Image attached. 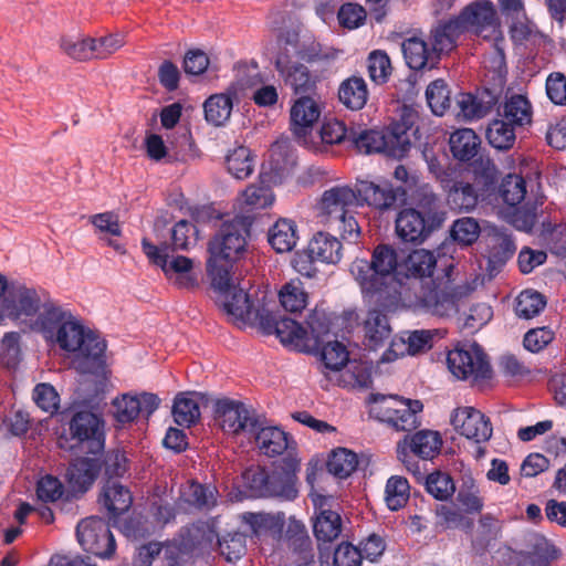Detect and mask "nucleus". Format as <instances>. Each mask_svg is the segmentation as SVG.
<instances>
[{
	"label": "nucleus",
	"mask_w": 566,
	"mask_h": 566,
	"mask_svg": "<svg viewBox=\"0 0 566 566\" xmlns=\"http://www.w3.org/2000/svg\"><path fill=\"white\" fill-rule=\"evenodd\" d=\"M260 452L266 457L274 458L286 455L272 468L251 465L242 472L243 486L252 497H280L294 500L297 496V472L300 460L293 453L296 442L284 430L279 427H264L259 419L258 430L251 432Z\"/></svg>",
	"instance_id": "nucleus-1"
},
{
	"label": "nucleus",
	"mask_w": 566,
	"mask_h": 566,
	"mask_svg": "<svg viewBox=\"0 0 566 566\" xmlns=\"http://www.w3.org/2000/svg\"><path fill=\"white\" fill-rule=\"evenodd\" d=\"M449 145L455 159L469 161L476 156L481 140L473 129L461 128L451 134Z\"/></svg>",
	"instance_id": "nucleus-36"
},
{
	"label": "nucleus",
	"mask_w": 566,
	"mask_h": 566,
	"mask_svg": "<svg viewBox=\"0 0 566 566\" xmlns=\"http://www.w3.org/2000/svg\"><path fill=\"white\" fill-rule=\"evenodd\" d=\"M213 287L224 297V301L222 302L224 312L244 323L254 308L245 287L233 285L231 283V273H229V283L227 287Z\"/></svg>",
	"instance_id": "nucleus-27"
},
{
	"label": "nucleus",
	"mask_w": 566,
	"mask_h": 566,
	"mask_svg": "<svg viewBox=\"0 0 566 566\" xmlns=\"http://www.w3.org/2000/svg\"><path fill=\"white\" fill-rule=\"evenodd\" d=\"M268 241L277 253L292 251L298 241L296 223L290 219H279L269 229Z\"/></svg>",
	"instance_id": "nucleus-34"
},
{
	"label": "nucleus",
	"mask_w": 566,
	"mask_h": 566,
	"mask_svg": "<svg viewBox=\"0 0 566 566\" xmlns=\"http://www.w3.org/2000/svg\"><path fill=\"white\" fill-rule=\"evenodd\" d=\"M55 340L61 349L71 353L78 352L82 356L93 360L102 359L107 347L104 338L85 328L74 317L60 326Z\"/></svg>",
	"instance_id": "nucleus-12"
},
{
	"label": "nucleus",
	"mask_w": 566,
	"mask_h": 566,
	"mask_svg": "<svg viewBox=\"0 0 566 566\" xmlns=\"http://www.w3.org/2000/svg\"><path fill=\"white\" fill-rule=\"evenodd\" d=\"M181 496L185 502L198 510H211L217 502L213 490L198 482H191Z\"/></svg>",
	"instance_id": "nucleus-53"
},
{
	"label": "nucleus",
	"mask_w": 566,
	"mask_h": 566,
	"mask_svg": "<svg viewBox=\"0 0 566 566\" xmlns=\"http://www.w3.org/2000/svg\"><path fill=\"white\" fill-rule=\"evenodd\" d=\"M356 206H359L357 188L354 190L348 186H335L322 195L321 208L331 223L333 219L348 213Z\"/></svg>",
	"instance_id": "nucleus-24"
},
{
	"label": "nucleus",
	"mask_w": 566,
	"mask_h": 566,
	"mask_svg": "<svg viewBox=\"0 0 566 566\" xmlns=\"http://www.w3.org/2000/svg\"><path fill=\"white\" fill-rule=\"evenodd\" d=\"M357 465V454L346 448L334 450L326 462L327 471L338 479L348 478Z\"/></svg>",
	"instance_id": "nucleus-44"
},
{
	"label": "nucleus",
	"mask_w": 566,
	"mask_h": 566,
	"mask_svg": "<svg viewBox=\"0 0 566 566\" xmlns=\"http://www.w3.org/2000/svg\"><path fill=\"white\" fill-rule=\"evenodd\" d=\"M546 297L535 290H524L516 297L515 314L520 318L531 319L546 307Z\"/></svg>",
	"instance_id": "nucleus-45"
},
{
	"label": "nucleus",
	"mask_w": 566,
	"mask_h": 566,
	"mask_svg": "<svg viewBox=\"0 0 566 566\" xmlns=\"http://www.w3.org/2000/svg\"><path fill=\"white\" fill-rule=\"evenodd\" d=\"M300 54L297 41L285 39L284 46L280 48L275 60L277 72L283 76L285 83L292 86L296 94L313 91L316 83L315 77L305 65L292 62V57Z\"/></svg>",
	"instance_id": "nucleus-14"
},
{
	"label": "nucleus",
	"mask_w": 566,
	"mask_h": 566,
	"mask_svg": "<svg viewBox=\"0 0 566 566\" xmlns=\"http://www.w3.org/2000/svg\"><path fill=\"white\" fill-rule=\"evenodd\" d=\"M400 261L397 250L380 243L374 248L371 260L357 259L350 272L359 284L363 294L387 298L397 293L395 281L398 277Z\"/></svg>",
	"instance_id": "nucleus-4"
},
{
	"label": "nucleus",
	"mask_w": 566,
	"mask_h": 566,
	"mask_svg": "<svg viewBox=\"0 0 566 566\" xmlns=\"http://www.w3.org/2000/svg\"><path fill=\"white\" fill-rule=\"evenodd\" d=\"M307 245L308 251L322 263L337 264L343 258V245L340 241L327 232H317L310 240Z\"/></svg>",
	"instance_id": "nucleus-32"
},
{
	"label": "nucleus",
	"mask_w": 566,
	"mask_h": 566,
	"mask_svg": "<svg viewBox=\"0 0 566 566\" xmlns=\"http://www.w3.org/2000/svg\"><path fill=\"white\" fill-rule=\"evenodd\" d=\"M496 185V168L488 160L485 164H481L480 169L474 168L471 182L464 179H454L447 184L448 205L453 210L471 211L480 199H485L494 193Z\"/></svg>",
	"instance_id": "nucleus-6"
},
{
	"label": "nucleus",
	"mask_w": 566,
	"mask_h": 566,
	"mask_svg": "<svg viewBox=\"0 0 566 566\" xmlns=\"http://www.w3.org/2000/svg\"><path fill=\"white\" fill-rule=\"evenodd\" d=\"M447 366L459 380L481 385L493 377L488 354L478 343L457 346L447 354Z\"/></svg>",
	"instance_id": "nucleus-7"
},
{
	"label": "nucleus",
	"mask_w": 566,
	"mask_h": 566,
	"mask_svg": "<svg viewBox=\"0 0 566 566\" xmlns=\"http://www.w3.org/2000/svg\"><path fill=\"white\" fill-rule=\"evenodd\" d=\"M103 453V460L101 461L102 469H104V475L107 481H114V479L123 478L129 470V460L126 457L125 451L120 449H111Z\"/></svg>",
	"instance_id": "nucleus-52"
},
{
	"label": "nucleus",
	"mask_w": 566,
	"mask_h": 566,
	"mask_svg": "<svg viewBox=\"0 0 566 566\" xmlns=\"http://www.w3.org/2000/svg\"><path fill=\"white\" fill-rule=\"evenodd\" d=\"M43 296L24 283L10 282V287L1 300V308L7 318L13 322L34 317L41 310Z\"/></svg>",
	"instance_id": "nucleus-15"
},
{
	"label": "nucleus",
	"mask_w": 566,
	"mask_h": 566,
	"mask_svg": "<svg viewBox=\"0 0 566 566\" xmlns=\"http://www.w3.org/2000/svg\"><path fill=\"white\" fill-rule=\"evenodd\" d=\"M102 502L112 517L125 513L133 503L130 491L117 481H106L102 493Z\"/></svg>",
	"instance_id": "nucleus-37"
},
{
	"label": "nucleus",
	"mask_w": 566,
	"mask_h": 566,
	"mask_svg": "<svg viewBox=\"0 0 566 566\" xmlns=\"http://www.w3.org/2000/svg\"><path fill=\"white\" fill-rule=\"evenodd\" d=\"M364 328L368 346L373 349L382 346L391 335V327L387 315L378 310H371L368 312Z\"/></svg>",
	"instance_id": "nucleus-39"
},
{
	"label": "nucleus",
	"mask_w": 566,
	"mask_h": 566,
	"mask_svg": "<svg viewBox=\"0 0 566 566\" xmlns=\"http://www.w3.org/2000/svg\"><path fill=\"white\" fill-rule=\"evenodd\" d=\"M454 19L463 33L472 30L481 35L488 30L494 33L500 28L496 9L490 0H476L469 3Z\"/></svg>",
	"instance_id": "nucleus-18"
},
{
	"label": "nucleus",
	"mask_w": 566,
	"mask_h": 566,
	"mask_svg": "<svg viewBox=\"0 0 566 566\" xmlns=\"http://www.w3.org/2000/svg\"><path fill=\"white\" fill-rule=\"evenodd\" d=\"M408 117L395 122L382 130L352 127L350 146L360 154H384L392 158H403L411 148Z\"/></svg>",
	"instance_id": "nucleus-5"
},
{
	"label": "nucleus",
	"mask_w": 566,
	"mask_h": 566,
	"mask_svg": "<svg viewBox=\"0 0 566 566\" xmlns=\"http://www.w3.org/2000/svg\"><path fill=\"white\" fill-rule=\"evenodd\" d=\"M42 294L43 296L46 295L44 292H42ZM41 307H43V312L39 315V323L43 332L51 337L56 336L60 326L73 318L70 312L63 311L60 306L49 302L45 297H43Z\"/></svg>",
	"instance_id": "nucleus-42"
},
{
	"label": "nucleus",
	"mask_w": 566,
	"mask_h": 566,
	"mask_svg": "<svg viewBox=\"0 0 566 566\" xmlns=\"http://www.w3.org/2000/svg\"><path fill=\"white\" fill-rule=\"evenodd\" d=\"M274 334L280 338L282 344L289 345H306L308 339L307 329H305L295 319L282 316L275 327Z\"/></svg>",
	"instance_id": "nucleus-50"
},
{
	"label": "nucleus",
	"mask_w": 566,
	"mask_h": 566,
	"mask_svg": "<svg viewBox=\"0 0 566 566\" xmlns=\"http://www.w3.org/2000/svg\"><path fill=\"white\" fill-rule=\"evenodd\" d=\"M69 431L73 441L71 449H78L87 455H97L104 451V421L94 412L88 410L75 412L69 422Z\"/></svg>",
	"instance_id": "nucleus-10"
},
{
	"label": "nucleus",
	"mask_w": 566,
	"mask_h": 566,
	"mask_svg": "<svg viewBox=\"0 0 566 566\" xmlns=\"http://www.w3.org/2000/svg\"><path fill=\"white\" fill-rule=\"evenodd\" d=\"M461 34L463 31L454 18L440 21L430 31L431 50L439 56V61L442 54H448L457 48Z\"/></svg>",
	"instance_id": "nucleus-30"
},
{
	"label": "nucleus",
	"mask_w": 566,
	"mask_h": 566,
	"mask_svg": "<svg viewBox=\"0 0 566 566\" xmlns=\"http://www.w3.org/2000/svg\"><path fill=\"white\" fill-rule=\"evenodd\" d=\"M306 325L310 329L311 337L307 342H312V348L317 350L324 344V338L331 332V315L323 308L316 306L306 317Z\"/></svg>",
	"instance_id": "nucleus-41"
},
{
	"label": "nucleus",
	"mask_w": 566,
	"mask_h": 566,
	"mask_svg": "<svg viewBox=\"0 0 566 566\" xmlns=\"http://www.w3.org/2000/svg\"><path fill=\"white\" fill-rule=\"evenodd\" d=\"M516 129L512 124L496 116L489 123L485 137L493 148L509 150L515 144Z\"/></svg>",
	"instance_id": "nucleus-40"
},
{
	"label": "nucleus",
	"mask_w": 566,
	"mask_h": 566,
	"mask_svg": "<svg viewBox=\"0 0 566 566\" xmlns=\"http://www.w3.org/2000/svg\"><path fill=\"white\" fill-rule=\"evenodd\" d=\"M367 83L361 76L352 75L345 78L338 87V99L350 111H360L368 101Z\"/></svg>",
	"instance_id": "nucleus-31"
},
{
	"label": "nucleus",
	"mask_w": 566,
	"mask_h": 566,
	"mask_svg": "<svg viewBox=\"0 0 566 566\" xmlns=\"http://www.w3.org/2000/svg\"><path fill=\"white\" fill-rule=\"evenodd\" d=\"M313 531L318 542H333L342 532V517L332 510H324L316 517Z\"/></svg>",
	"instance_id": "nucleus-43"
},
{
	"label": "nucleus",
	"mask_w": 566,
	"mask_h": 566,
	"mask_svg": "<svg viewBox=\"0 0 566 566\" xmlns=\"http://www.w3.org/2000/svg\"><path fill=\"white\" fill-rule=\"evenodd\" d=\"M451 423L461 436L474 442H486L492 437L493 429L489 418L473 407L457 409Z\"/></svg>",
	"instance_id": "nucleus-21"
},
{
	"label": "nucleus",
	"mask_w": 566,
	"mask_h": 566,
	"mask_svg": "<svg viewBox=\"0 0 566 566\" xmlns=\"http://www.w3.org/2000/svg\"><path fill=\"white\" fill-rule=\"evenodd\" d=\"M214 543L228 562L240 559L247 551V536L241 532L228 533L221 539L218 537Z\"/></svg>",
	"instance_id": "nucleus-54"
},
{
	"label": "nucleus",
	"mask_w": 566,
	"mask_h": 566,
	"mask_svg": "<svg viewBox=\"0 0 566 566\" xmlns=\"http://www.w3.org/2000/svg\"><path fill=\"white\" fill-rule=\"evenodd\" d=\"M493 317V310L485 303H478L470 307L464 315L462 328L475 333L486 325Z\"/></svg>",
	"instance_id": "nucleus-62"
},
{
	"label": "nucleus",
	"mask_w": 566,
	"mask_h": 566,
	"mask_svg": "<svg viewBox=\"0 0 566 566\" xmlns=\"http://www.w3.org/2000/svg\"><path fill=\"white\" fill-rule=\"evenodd\" d=\"M172 417L177 424L181 427H191L200 419V406L196 394H178L172 405Z\"/></svg>",
	"instance_id": "nucleus-38"
},
{
	"label": "nucleus",
	"mask_w": 566,
	"mask_h": 566,
	"mask_svg": "<svg viewBox=\"0 0 566 566\" xmlns=\"http://www.w3.org/2000/svg\"><path fill=\"white\" fill-rule=\"evenodd\" d=\"M217 538L218 533L212 524L198 521L191 525L184 526L176 542L180 553L196 557H205L206 555H210Z\"/></svg>",
	"instance_id": "nucleus-16"
},
{
	"label": "nucleus",
	"mask_w": 566,
	"mask_h": 566,
	"mask_svg": "<svg viewBox=\"0 0 566 566\" xmlns=\"http://www.w3.org/2000/svg\"><path fill=\"white\" fill-rule=\"evenodd\" d=\"M102 471L98 458L80 457L67 469V482L74 494H84L95 482Z\"/></svg>",
	"instance_id": "nucleus-23"
},
{
	"label": "nucleus",
	"mask_w": 566,
	"mask_h": 566,
	"mask_svg": "<svg viewBox=\"0 0 566 566\" xmlns=\"http://www.w3.org/2000/svg\"><path fill=\"white\" fill-rule=\"evenodd\" d=\"M254 218L249 214H235L224 220L208 243L209 258L207 272L212 286L224 289L229 283V273L233 263L247 252L248 239Z\"/></svg>",
	"instance_id": "nucleus-2"
},
{
	"label": "nucleus",
	"mask_w": 566,
	"mask_h": 566,
	"mask_svg": "<svg viewBox=\"0 0 566 566\" xmlns=\"http://www.w3.org/2000/svg\"><path fill=\"white\" fill-rule=\"evenodd\" d=\"M307 297L302 283L294 281L284 284L279 293L281 305L290 313L302 312L307 305Z\"/></svg>",
	"instance_id": "nucleus-48"
},
{
	"label": "nucleus",
	"mask_w": 566,
	"mask_h": 566,
	"mask_svg": "<svg viewBox=\"0 0 566 566\" xmlns=\"http://www.w3.org/2000/svg\"><path fill=\"white\" fill-rule=\"evenodd\" d=\"M142 249L150 263L159 266L170 279L176 274L174 284L179 289L192 290L198 286V277L192 273L193 262L184 255L171 256L170 245L163 243L156 245L147 238L142 240Z\"/></svg>",
	"instance_id": "nucleus-8"
},
{
	"label": "nucleus",
	"mask_w": 566,
	"mask_h": 566,
	"mask_svg": "<svg viewBox=\"0 0 566 566\" xmlns=\"http://www.w3.org/2000/svg\"><path fill=\"white\" fill-rule=\"evenodd\" d=\"M226 165L229 174L239 180L248 178L254 170V159L244 146L231 150L226 157Z\"/></svg>",
	"instance_id": "nucleus-46"
},
{
	"label": "nucleus",
	"mask_w": 566,
	"mask_h": 566,
	"mask_svg": "<svg viewBox=\"0 0 566 566\" xmlns=\"http://www.w3.org/2000/svg\"><path fill=\"white\" fill-rule=\"evenodd\" d=\"M533 107L526 96L513 94L497 107L496 116L512 124L516 128H522L532 123Z\"/></svg>",
	"instance_id": "nucleus-29"
},
{
	"label": "nucleus",
	"mask_w": 566,
	"mask_h": 566,
	"mask_svg": "<svg viewBox=\"0 0 566 566\" xmlns=\"http://www.w3.org/2000/svg\"><path fill=\"white\" fill-rule=\"evenodd\" d=\"M437 265L434 254L424 249L411 251L400 261L398 276L407 279H430Z\"/></svg>",
	"instance_id": "nucleus-26"
},
{
	"label": "nucleus",
	"mask_w": 566,
	"mask_h": 566,
	"mask_svg": "<svg viewBox=\"0 0 566 566\" xmlns=\"http://www.w3.org/2000/svg\"><path fill=\"white\" fill-rule=\"evenodd\" d=\"M369 402L376 405L374 411L377 417L396 430L411 431L419 426L417 415L422 411L423 405L420 400L402 399L397 396H384L371 394Z\"/></svg>",
	"instance_id": "nucleus-9"
},
{
	"label": "nucleus",
	"mask_w": 566,
	"mask_h": 566,
	"mask_svg": "<svg viewBox=\"0 0 566 566\" xmlns=\"http://www.w3.org/2000/svg\"><path fill=\"white\" fill-rule=\"evenodd\" d=\"M499 193L506 205L514 207L525 198V180L518 175L510 174L503 178L499 187Z\"/></svg>",
	"instance_id": "nucleus-55"
},
{
	"label": "nucleus",
	"mask_w": 566,
	"mask_h": 566,
	"mask_svg": "<svg viewBox=\"0 0 566 566\" xmlns=\"http://www.w3.org/2000/svg\"><path fill=\"white\" fill-rule=\"evenodd\" d=\"M319 134L322 142L325 144L346 143L350 146L352 127L347 128L342 120L336 118L324 122Z\"/></svg>",
	"instance_id": "nucleus-61"
},
{
	"label": "nucleus",
	"mask_w": 566,
	"mask_h": 566,
	"mask_svg": "<svg viewBox=\"0 0 566 566\" xmlns=\"http://www.w3.org/2000/svg\"><path fill=\"white\" fill-rule=\"evenodd\" d=\"M418 305L426 312L437 316H450L458 313L457 298L453 295L439 291L437 287H430L421 295L417 296Z\"/></svg>",
	"instance_id": "nucleus-33"
},
{
	"label": "nucleus",
	"mask_w": 566,
	"mask_h": 566,
	"mask_svg": "<svg viewBox=\"0 0 566 566\" xmlns=\"http://www.w3.org/2000/svg\"><path fill=\"white\" fill-rule=\"evenodd\" d=\"M403 59L411 70L433 69L439 64V56L429 49L428 43L420 36H410L401 44Z\"/></svg>",
	"instance_id": "nucleus-25"
},
{
	"label": "nucleus",
	"mask_w": 566,
	"mask_h": 566,
	"mask_svg": "<svg viewBox=\"0 0 566 566\" xmlns=\"http://www.w3.org/2000/svg\"><path fill=\"white\" fill-rule=\"evenodd\" d=\"M283 178V171L273 161L269 167L262 165L258 182L250 185L242 192L243 202L250 209H264L274 201V193L271 186L280 184Z\"/></svg>",
	"instance_id": "nucleus-19"
},
{
	"label": "nucleus",
	"mask_w": 566,
	"mask_h": 566,
	"mask_svg": "<svg viewBox=\"0 0 566 566\" xmlns=\"http://www.w3.org/2000/svg\"><path fill=\"white\" fill-rule=\"evenodd\" d=\"M319 348L322 360L327 369L337 371L347 364L349 354L345 345L340 342H327Z\"/></svg>",
	"instance_id": "nucleus-58"
},
{
	"label": "nucleus",
	"mask_w": 566,
	"mask_h": 566,
	"mask_svg": "<svg viewBox=\"0 0 566 566\" xmlns=\"http://www.w3.org/2000/svg\"><path fill=\"white\" fill-rule=\"evenodd\" d=\"M233 92L218 93L209 96L203 103L206 120L213 126L224 125L233 108Z\"/></svg>",
	"instance_id": "nucleus-35"
},
{
	"label": "nucleus",
	"mask_w": 566,
	"mask_h": 566,
	"mask_svg": "<svg viewBox=\"0 0 566 566\" xmlns=\"http://www.w3.org/2000/svg\"><path fill=\"white\" fill-rule=\"evenodd\" d=\"M426 98L433 114L442 116L451 106L450 91L444 80L431 82L426 90Z\"/></svg>",
	"instance_id": "nucleus-51"
},
{
	"label": "nucleus",
	"mask_w": 566,
	"mask_h": 566,
	"mask_svg": "<svg viewBox=\"0 0 566 566\" xmlns=\"http://www.w3.org/2000/svg\"><path fill=\"white\" fill-rule=\"evenodd\" d=\"M321 108L310 96L300 97L291 108V130L297 137L307 134V129L318 120Z\"/></svg>",
	"instance_id": "nucleus-28"
},
{
	"label": "nucleus",
	"mask_w": 566,
	"mask_h": 566,
	"mask_svg": "<svg viewBox=\"0 0 566 566\" xmlns=\"http://www.w3.org/2000/svg\"><path fill=\"white\" fill-rule=\"evenodd\" d=\"M33 400L39 408L48 413L53 415L59 409V394L50 384H38L33 389Z\"/></svg>",
	"instance_id": "nucleus-64"
},
{
	"label": "nucleus",
	"mask_w": 566,
	"mask_h": 566,
	"mask_svg": "<svg viewBox=\"0 0 566 566\" xmlns=\"http://www.w3.org/2000/svg\"><path fill=\"white\" fill-rule=\"evenodd\" d=\"M76 537L85 552L97 557L111 558L115 553V537L108 523L102 517L82 520L76 526Z\"/></svg>",
	"instance_id": "nucleus-13"
},
{
	"label": "nucleus",
	"mask_w": 566,
	"mask_h": 566,
	"mask_svg": "<svg viewBox=\"0 0 566 566\" xmlns=\"http://www.w3.org/2000/svg\"><path fill=\"white\" fill-rule=\"evenodd\" d=\"M385 500L391 511H398L403 507L410 495V486L406 478L394 475L386 483Z\"/></svg>",
	"instance_id": "nucleus-49"
},
{
	"label": "nucleus",
	"mask_w": 566,
	"mask_h": 566,
	"mask_svg": "<svg viewBox=\"0 0 566 566\" xmlns=\"http://www.w3.org/2000/svg\"><path fill=\"white\" fill-rule=\"evenodd\" d=\"M94 39L86 38L82 40H73L69 36H62L60 46L62 51L71 59L77 61H87L96 59L95 46H93Z\"/></svg>",
	"instance_id": "nucleus-57"
},
{
	"label": "nucleus",
	"mask_w": 566,
	"mask_h": 566,
	"mask_svg": "<svg viewBox=\"0 0 566 566\" xmlns=\"http://www.w3.org/2000/svg\"><path fill=\"white\" fill-rule=\"evenodd\" d=\"M113 407L114 418L120 424L135 421L140 413L138 396L124 394L122 397L114 399Z\"/></svg>",
	"instance_id": "nucleus-59"
},
{
	"label": "nucleus",
	"mask_w": 566,
	"mask_h": 566,
	"mask_svg": "<svg viewBox=\"0 0 566 566\" xmlns=\"http://www.w3.org/2000/svg\"><path fill=\"white\" fill-rule=\"evenodd\" d=\"M449 232L453 243L470 247L479 239L481 228L474 218L463 217L453 221Z\"/></svg>",
	"instance_id": "nucleus-47"
},
{
	"label": "nucleus",
	"mask_w": 566,
	"mask_h": 566,
	"mask_svg": "<svg viewBox=\"0 0 566 566\" xmlns=\"http://www.w3.org/2000/svg\"><path fill=\"white\" fill-rule=\"evenodd\" d=\"M426 490L434 499L446 501L453 495L455 485L448 473L436 471L426 478Z\"/></svg>",
	"instance_id": "nucleus-56"
},
{
	"label": "nucleus",
	"mask_w": 566,
	"mask_h": 566,
	"mask_svg": "<svg viewBox=\"0 0 566 566\" xmlns=\"http://www.w3.org/2000/svg\"><path fill=\"white\" fill-rule=\"evenodd\" d=\"M500 530L499 521L493 515L489 513L481 515L473 544L486 548L492 541L496 539Z\"/></svg>",
	"instance_id": "nucleus-63"
},
{
	"label": "nucleus",
	"mask_w": 566,
	"mask_h": 566,
	"mask_svg": "<svg viewBox=\"0 0 566 566\" xmlns=\"http://www.w3.org/2000/svg\"><path fill=\"white\" fill-rule=\"evenodd\" d=\"M391 63L388 54L384 51H373L367 59V71L370 80L377 84L388 81L391 74Z\"/></svg>",
	"instance_id": "nucleus-60"
},
{
	"label": "nucleus",
	"mask_w": 566,
	"mask_h": 566,
	"mask_svg": "<svg viewBox=\"0 0 566 566\" xmlns=\"http://www.w3.org/2000/svg\"><path fill=\"white\" fill-rule=\"evenodd\" d=\"M359 206L367 205L379 211H388L396 207L399 198L407 196L402 186L394 187L389 181L374 182L359 180L356 184Z\"/></svg>",
	"instance_id": "nucleus-17"
},
{
	"label": "nucleus",
	"mask_w": 566,
	"mask_h": 566,
	"mask_svg": "<svg viewBox=\"0 0 566 566\" xmlns=\"http://www.w3.org/2000/svg\"><path fill=\"white\" fill-rule=\"evenodd\" d=\"M411 200L413 207L403 208L396 217V233L403 242L421 244L443 226L446 211L428 184L418 185Z\"/></svg>",
	"instance_id": "nucleus-3"
},
{
	"label": "nucleus",
	"mask_w": 566,
	"mask_h": 566,
	"mask_svg": "<svg viewBox=\"0 0 566 566\" xmlns=\"http://www.w3.org/2000/svg\"><path fill=\"white\" fill-rule=\"evenodd\" d=\"M285 541L291 552V558L296 566H308L314 563L312 539L302 522L290 518Z\"/></svg>",
	"instance_id": "nucleus-22"
},
{
	"label": "nucleus",
	"mask_w": 566,
	"mask_h": 566,
	"mask_svg": "<svg viewBox=\"0 0 566 566\" xmlns=\"http://www.w3.org/2000/svg\"><path fill=\"white\" fill-rule=\"evenodd\" d=\"M216 412L219 415L222 429L238 434L240 432H254L259 427V418L241 401L229 398L219 399L216 403Z\"/></svg>",
	"instance_id": "nucleus-20"
},
{
	"label": "nucleus",
	"mask_w": 566,
	"mask_h": 566,
	"mask_svg": "<svg viewBox=\"0 0 566 566\" xmlns=\"http://www.w3.org/2000/svg\"><path fill=\"white\" fill-rule=\"evenodd\" d=\"M442 439L438 431L420 430L413 434H406L397 443V457L406 469L415 476H421V468L415 458L432 460L440 453Z\"/></svg>",
	"instance_id": "nucleus-11"
}]
</instances>
